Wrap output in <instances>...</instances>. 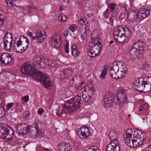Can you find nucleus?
I'll return each mask as SVG.
<instances>
[{
    "instance_id": "nucleus-59",
    "label": "nucleus",
    "mask_w": 151,
    "mask_h": 151,
    "mask_svg": "<svg viewBox=\"0 0 151 151\" xmlns=\"http://www.w3.org/2000/svg\"><path fill=\"white\" fill-rule=\"evenodd\" d=\"M147 84H148V85H149V86H149V89H149V91H148V92H149L150 91V90H151V84L150 83H149V82H147Z\"/></svg>"
},
{
    "instance_id": "nucleus-36",
    "label": "nucleus",
    "mask_w": 151,
    "mask_h": 151,
    "mask_svg": "<svg viewBox=\"0 0 151 151\" xmlns=\"http://www.w3.org/2000/svg\"><path fill=\"white\" fill-rule=\"evenodd\" d=\"M27 34L30 37H31V46H35V41H34V39H33V37H35V36L32 35V33L29 30L27 31Z\"/></svg>"
},
{
    "instance_id": "nucleus-18",
    "label": "nucleus",
    "mask_w": 151,
    "mask_h": 151,
    "mask_svg": "<svg viewBox=\"0 0 151 151\" xmlns=\"http://www.w3.org/2000/svg\"><path fill=\"white\" fill-rule=\"evenodd\" d=\"M23 42L20 38L19 40L17 42V43H14L13 46V49L17 52L22 53L25 51V47H23L21 49L20 48V45H22V42Z\"/></svg>"
},
{
    "instance_id": "nucleus-4",
    "label": "nucleus",
    "mask_w": 151,
    "mask_h": 151,
    "mask_svg": "<svg viewBox=\"0 0 151 151\" xmlns=\"http://www.w3.org/2000/svg\"><path fill=\"white\" fill-rule=\"evenodd\" d=\"M149 86L147 82L141 79L136 78L133 82V87L135 90L140 92H148L150 89Z\"/></svg>"
},
{
    "instance_id": "nucleus-15",
    "label": "nucleus",
    "mask_w": 151,
    "mask_h": 151,
    "mask_svg": "<svg viewBox=\"0 0 151 151\" xmlns=\"http://www.w3.org/2000/svg\"><path fill=\"white\" fill-rule=\"evenodd\" d=\"M73 73L72 70L67 69L61 71L60 74V79L61 80L68 79L71 76Z\"/></svg>"
},
{
    "instance_id": "nucleus-38",
    "label": "nucleus",
    "mask_w": 151,
    "mask_h": 151,
    "mask_svg": "<svg viewBox=\"0 0 151 151\" xmlns=\"http://www.w3.org/2000/svg\"><path fill=\"white\" fill-rule=\"evenodd\" d=\"M109 71V74L111 77L112 78L116 79V74L117 73L116 72V71L114 70L113 69H111V68H110Z\"/></svg>"
},
{
    "instance_id": "nucleus-19",
    "label": "nucleus",
    "mask_w": 151,
    "mask_h": 151,
    "mask_svg": "<svg viewBox=\"0 0 151 151\" xmlns=\"http://www.w3.org/2000/svg\"><path fill=\"white\" fill-rule=\"evenodd\" d=\"M8 34L6 33L5 36V38L4 39V48L5 50H9L11 47L12 42V41L13 38L12 36H11L10 38L6 37Z\"/></svg>"
},
{
    "instance_id": "nucleus-25",
    "label": "nucleus",
    "mask_w": 151,
    "mask_h": 151,
    "mask_svg": "<svg viewBox=\"0 0 151 151\" xmlns=\"http://www.w3.org/2000/svg\"><path fill=\"white\" fill-rule=\"evenodd\" d=\"M36 123L39 124L38 128L36 129V128H34L35 129L36 132V137L41 138L43 137L44 135L43 134L44 130L42 129H40V125L41 124L40 123L37 122H36Z\"/></svg>"
},
{
    "instance_id": "nucleus-2",
    "label": "nucleus",
    "mask_w": 151,
    "mask_h": 151,
    "mask_svg": "<svg viewBox=\"0 0 151 151\" xmlns=\"http://www.w3.org/2000/svg\"><path fill=\"white\" fill-rule=\"evenodd\" d=\"M80 96H76L74 98H72L67 101L65 105L63 107V109L60 111H57L56 115L58 116H62L63 111L70 114L80 109L79 104L81 100Z\"/></svg>"
},
{
    "instance_id": "nucleus-26",
    "label": "nucleus",
    "mask_w": 151,
    "mask_h": 151,
    "mask_svg": "<svg viewBox=\"0 0 151 151\" xmlns=\"http://www.w3.org/2000/svg\"><path fill=\"white\" fill-rule=\"evenodd\" d=\"M132 134L129 132L126 133L125 135V137H124V140L125 143L127 146L130 147L131 141V140L130 139L131 137H132Z\"/></svg>"
},
{
    "instance_id": "nucleus-22",
    "label": "nucleus",
    "mask_w": 151,
    "mask_h": 151,
    "mask_svg": "<svg viewBox=\"0 0 151 151\" xmlns=\"http://www.w3.org/2000/svg\"><path fill=\"white\" fill-rule=\"evenodd\" d=\"M51 43L52 45L56 48H59L61 46V42L60 40L59 36L57 35L53 36L51 40Z\"/></svg>"
},
{
    "instance_id": "nucleus-63",
    "label": "nucleus",
    "mask_w": 151,
    "mask_h": 151,
    "mask_svg": "<svg viewBox=\"0 0 151 151\" xmlns=\"http://www.w3.org/2000/svg\"><path fill=\"white\" fill-rule=\"evenodd\" d=\"M59 8L60 9V10H62V6H61L60 7H59Z\"/></svg>"
},
{
    "instance_id": "nucleus-33",
    "label": "nucleus",
    "mask_w": 151,
    "mask_h": 151,
    "mask_svg": "<svg viewBox=\"0 0 151 151\" xmlns=\"http://www.w3.org/2000/svg\"><path fill=\"white\" fill-rule=\"evenodd\" d=\"M113 13V12L111 11L109 7L103 13L104 17L106 19H107L109 16Z\"/></svg>"
},
{
    "instance_id": "nucleus-56",
    "label": "nucleus",
    "mask_w": 151,
    "mask_h": 151,
    "mask_svg": "<svg viewBox=\"0 0 151 151\" xmlns=\"http://www.w3.org/2000/svg\"><path fill=\"white\" fill-rule=\"evenodd\" d=\"M29 96L28 95L24 96L23 97V100L25 102H27L29 100Z\"/></svg>"
},
{
    "instance_id": "nucleus-30",
    "label": "nucleus",
    "mask_w": 151,
    "mask_h": 151,
    "mask_svg": "<svg viewBox=\"0 0 151 151\" xmlns=\"http://www.w3.org/2000/svg\"><path fill=\"white\" fill-rule=\"evenodd\" d=\"M87 24V19L85 17H82L78 22L79 26H86Z\"/></svg>"
},
{
    "instance_id": "nucleus-20",
    "label": "nucleus",
    "mask_w": 151,
    "mask_h": 151,
    "mask_svg": "<svg viewBox=\"0 0 151 151\" xmlns=\"http://www.w3.org/2000/svg\"><path fill=\"white\" fill-rule=\"evenodd\" d=\"M118 28L120 31L123 32L124 35L127 39L131 36V31L127 27L125 26H122L119 27Z\"/></svg>"
},
{
    "instance_id": "nucleus-3",
    "label": "nucleus",
    "mask_w": 151,
    "mask_h": 151,
    "mask_svg": "<svg viewBox=\"0 0 151 151\" xmlns=\"http://www.w3.org/2000/svg\"><path fill=\"white\" fill-rule=\"evenodd\" d=\"M100 40L98 37H91L88 44L89 50L88 49V55L90 57L93 58L99 54L102 47Z\"/></svg>"
},
{
    "instance_id": "nucleus-45",
    "label": "nucleus",
    "mask_w": 151,
    "mask_h": 151,
    "mask_svg": "<svg viewBox=\"0 0 151 151\" xmlns=\"http://www.w3.org/2000/svg\"><path fill=\"white\" fill-rule=\"evenodd\" d=\"M106 71L107 70L106 69H105V68L103 69V71L99 76L100 78L102 79L105 78V76L107 74Z\"/></svg>"
},
{
    "instance_id": "nucleus-16",
    "label": "nucleus",
    "mask_w": 151,
    "mask_h": 151,
    "mask_svg": "<svg viewBox=\"0 0 151 151\" xmlns=\"http://www.w3.org/2000/svg\"><path fill=\"white\" fill-rule=\"evenodd\" d=\"M127 71V68L125 66V64H122L121 67L119 68V70H118V72H117L116 79L122 78Z\"/></svg>"
},
{
    "instance_id": "nucleus-42",
    "label": "nucleus",
    "mask_w": 151,
    "mask_h": 151,
    "mask_svg": "<svg viewBox=\"0 0 151 151\" xmlns=\"http://www.w3.org/2000/svg\"><path fill=\"white\" fill-rule=\"evenodd\" d=\"M66 16L63 14L60 15L58 17V19L62 22H65L66 19Z\"/></svg>"
},
{
    "instance_id": "nucleus-9",
    "label": "nucleus",
    "mask_w": 151,
    "mask_h": 151,
    "mask_svg": "<svg viewBox=\"0 0 151 151\" xmlns=\"http://www.w3.org/2000/svg\"><path fill=\"white\" fill-rule=\"evenodd\" d=\"M117 101L116 103L119 105L120 108H122L127 99L126 93L124 90L119 92L116 96Z\"/></svg>"
},
{
    "instance_id": "nucleus-11",
    "label": "nucleus",
    "mask_w": 151,
    "mask_h": 151,
    "mask_svg": "<svg viewBox=\"0 0 151 151\" xmlns=\"http://www.w3.org/2000/svg\"><path fill=\"white\" fill-rule=\"evenodd\" d=\"M106 151H120L118 142L116 139H114L107 145Z\"/></svg>"
},
{
    "instance_id": "nucleus-61",
    "label": "nucleus",
    "mask_w": 151,
    "mask_h": 151,
    "mask_svg": "<svg viewBox=\"0 0 151 151\" xmlns=\"http://www.w3.org/2000/svg\"><path fill=\"white\" fill-rule=\"evenodd\" d=\"M75 81V79L74 78H73L72 79V80L70 81V82H71V83H73V82H74Z\"/></svg>"
},
{
    "instance_id": "nucleus-52",
    "label": "nucleus",
    "mask_w": 151,
    "mask_h": 151,
    "mask_svg": "<svg viewBox=\"0 0 151 151\" xmlns=\"http://www.w3.org/2000/svg\"><path fill=\"white\" fill-rule=\"evenodd\" d=\"M14 104L13 103H8L6 106V108L7 109H10L13 106Z\"/></svg>"
},
{
    "instance_id": "nucleus-58",
    "label": "nucleus",
    "mask_w": 151,
    "mask_h": 151,
    "mask_svg": "<svg viewBox=\"0 0 151 151\" xmlns=\"http://www.w3.org/2000/svg\"><path fill=\"white\" fill-rule=\"evenodd\" d=\"M70 84L71 86H76V83L75 82H73V83H71V82L70 83Z\"/></svg>"
},
{
    "instance_id": "nucleus-31",
    "label": "nucleus",
    "mask_w": 151,
    "mask_h": 151,
    "mask_svg": "<svg viewBox=\"0 0 151 151\" xmlns=\"http://www.w3.org/2000/svg\"><path fill=\"white\" fill-rule=\"evenodd\" d=\"M142 42L141 41H138L134 44L132 47H133V48H136L137 49L139 50L140 49V47H142Z\"/></svg>"
},
{
    "instance_id": "nucleus-39",
    "label": "nucleus",
    "mask_w": 151,
    "mask_h": 151,
    "mask_svg": "<svg viewBox=\"0 0 151 151\" xmlns=\"http://www.w3.org/2000/svg\"><path fill=\"white\" fill-rule=\"evenodd\" d=\"M88 151H99L98 147L95 146H92L86 149Z\"/></svg>"
},
{
    "instance_id": "nucleus-54",
    "label": "nucleus",
    "mask_w": 151,
    "mask_h": 151,
    "mask_svg": "<svg viewBox=\"0 0 151 151\" xmlns=\"http://www.w3.org/2000/svg\"><path fill=\"white\" fill-rule=\"evenodd\" d=\"M44 112V110L42 108H40L38 110V113L39 115H41Z\"/></svg>"
},
{
    "instance_id": "nucleus-62",
    "label": "nucleus",
    "mask_w": 151,
    "mask_h": 151,
    "mask_svg": "<svg viewBox=\"0 0 151 151\" xmlns=\"http://www.w3.org/2000/svg\"><path fill=\"white\" fill-rule=\"evenodd\" d=\"M64 35L65 36H67L68 35V33L67 32L66 33H64Z\"/></svg>"
},
{
    "instance_id": "nucleus-55",
    "label": "nucleus",
    "mask_w": 151,
    "mask_h": 151,
    "mask_svg": "<svg viewBox=\"0 0 151 151\" xmlns=\"http://www.w3.org/2000/svg\"><path fill=\"white\" fill-rule=\"evenodd\" d=\"M68 146V145H67L64 151H71V147L69 145Z\"/></svg>"
},
{
    "instance_id": "nucleus-51",
    "label": "nucleus",
    "mask_w": 151,
    "mask_h": 151,
    "mask_svg": "<svg viewBox=\"0 0 151 151\" xmlns=\"http://www.w3.org/2000/svg\"><path fill=\"white\" fill-rule=\"evenodd\" d=\"M69 45V43L68 42H66L65 45V51L66 53H68L69 52L68 47Z\"/></svg>"
},
{
    "instance_id": "nucleus-5",
    "label": "nucleus",
    "mask_w": 151,
    "mask_h": 151,
    "mask_svg": "<svg viewBox=\"0 0 151 151\" xmlns=\"http://www.w3.org/2000/svg\"><path fill=\"white\" fill-rule=\"evenodd\" d=\"M38 124L34 123L32 125L29 126L26 123L19 124L17 125L16 129L19 133L22 134H26L29 130H34L33 128H38Z\"/></svg>"
},
{
    "instance_id": "nucleus-47",
    "label": "nucleus",
    "mask_w": 151,
    "mask_h": 151,
    "mask_svg": "<svg viewBox=\"0 0 151 151\" xmlns=\"http://www.w3.org/2000/svg\"><path fill=\"white\" fill-rule=\"evenodd\" d=\"M116 64V63H115L113 64L112 67H111L110 68H111V69H113L114 70L118 72V70H119V68L118 65H116V64Z\"/></svg>"
},
{
    "instance_id": "nucleus-32",
    "label": "nucleus",
    "mask_w": 151,
    "mask_h": 151,
    "mask_svg": "<svg viewBox=\"0 0 151 151\" xmlns=\"http://www.w3.org/2000/svg\"><path fill=\"white\" fill-rule=\"evenodd\" d=\"M117 13L116 12H114L111 14L109 17V24L112 25L113 24V22H114V20L116 18V16Z\"/></svg>"
},
{
    "instance_id": "nucleus-21",
    "label": "nucleus",
    "mask_w": 151,
    "mask_h": 151,
    "mask_svg": "<svg viewBox=\"0 0 151 151\" xmlns=\"http://www.w3.org/2000/svg\"><path fill=\"white\" fill-rule=\"evenodd\" d=\"M140 18L139 13L135 11H133L129 13L127 19L129 22H133L135 19H139L140 20Z\"/></svg>"
},
{
    "instance_id": "nucleus-57",
    "label": "nucleus",
    "mask_w": 151,
    "mask_h": 151,
    "mask_svg": "<svg viewBox=\"0 0 151 151\" xmlns=\"http://www.w3.org/2000/svg\"><path fill=\"white\" fill-rule=\"evenodd\" d=\"M5 96V93H3L1 92L0 93V98L2 99L4 98Z\"/></svg>"
},
{
    "instance_id": "nucleus-44",
    "label": "nucleus",
    "mask_w": 151,
    "mask_h": 151,
    "mask_svg": "<svg viewBox=\"0 0 151 151\" xmlns=\"http://www.w3.org/2000/svg\"><path fill=\"white\" fill-rule=\"evenodd\" d=\"M116 5L114 3H111L109 5V9L113 12V13L114 12H116L115 9L116 6Z\"/></svg>"
},
{
    "instance_id": "nucleus-24",
    "label": "nucleus",
    "mask_w": 151,
    "mask_h": 151,
    "mask_svg": "<svg viewBox=\"0 0 151 151\" xmlns=\"http://www.w3.org/2000/svg\"><path fill=\"white\" fill-rule=\"evenodd\" d=\"M139 51L136 48L132 47L130 50L129 53L133 59L136 58L139 55Z\"/></svg>"
},
{
    "instance_id": "nucleus-35",
    "label": "nucleus",
    "mask_w": 151,
    "mask_h": 151,
    "mask_svg": "<svg viewBox=\"0 0 151 151\" xmlns=\"http://www.w3.org/2000/svg\"><path fill=\"white\" fill-rule=\"evenodd\" d=\"M26 8L27 9H25V12L28 13L30 15H31V14L33 12L34 10H35V7L28 6Z\"/></svg>"
},
{
    "instance_id": "nucleus-49",
    "label": "nucleus",
    "mask_w": 151,
    "mask_h": 151,
    "mask_svg": "<svg viewBox=\"0 0 151 151\" xmlns=\"http://www.w3.org/2000/svg\"><path fill=\"white\" fill-rule=\"evenodd\" d=\"M148 108V106L147 105L144 104L142 105L141 107H140L139 109V111H145Z\"/></svg>"
},
{
    "instance_id": "nucleus-60",
    "label": "nucleus",
    "mask_w": 151,
    "mask_h": 151,
    "mask_svg": "<svg viewBox=\"0 0 151 151\" xmlns=\"http://www.w3.org/2000/svg\"><path fill=\"white\" fill-rule=\"evenodd\" d=\"M86 15L89 17H90L92 16V14H86Z\"/></svg>"
},
{
    "instance_id": "nucleus-64",
    "label": "nucleus",
    "mask_w": 151,
    "mask_h": 151,
    "mask_svg": "<svg viewBox=\"0 0 151 151\" xmlns=\"http://www.w3.org/2000/svg\"><path fill=\"white\" fill-rule=\"evenodd\" d=\"M12 1V2H15L17 0H11Z\"/></svg>"
},
{
    "instance_id": "nucleus-7",
    "label": "nucleus",
    "mask_w": 151,
    "mask_h": 151,
    "mask_svg": "<svg viewBox=\"0 0 151 151\" xmlns=\"http://www.w3.org/2000/svg\"><path fill=\"white\" fill-rule=\"evenodd\" d=\"M77 133L81 138L86 139L88 138L90 135L91 132L88 126H84L78 128L77 130Z\"/></svg>"
},
{
    "instance_id": "nucleus-1",
    "label": "nucleus",
    "mask_w": 151,
    "mask_h": 151,
    "mask_svg": "<svg viewBox=\"0 0 151 151\" xmlns=\"http://www.w3.org/2000/svg\"><path fill=\"white\" fill-rule=\"evenodd\" d=\"M21 72L24 75H29L35 79L41 81L45 88L51 87V83L45 74L38 71H35L33 66L29 62L23 64L21 69Z\"/></svg>"
},
{
    "instance_id": "nucleus-46",
    "label": "nucleus",
    "mask_w": 151,
    "mask_h": 151,
    "mask_svg": "<svg viewBox=\"0 0 151 151\" xmlns=\"http://www.w3.org/2000/svg\"><path fill=\"white\" fill-rule=\"evenodd\" d=\"M119 6L124 8V10L126 11H127L128 8V6L125 3H120L119 4Z\"/></svg>"
},
{
    "instance_id": "nucleus-34",
    "label": "nucleus",
    "mask_w": 151,
    "mask_h": 151,
    "mask_svg": "<svg viewBox=\"0 0 151 151\" xmlns=\"http://www.w3.org/2000/svg\"><path fill=\"white\" fill-rule=\"evenodd\" d=\"M66 146V144L65 143H59L57 147V151H64Z\"/></svg>"
},
{
    "instance_id": "nucleus-53",
    "label": "nucleus",
    "mask_w": 151,
    "mask_h": 151,
    "mask_svg": "<svg viewBox=\"0 0 151 151\" xmlns=\"http://www.w3.org/2000/svg\"><path fill=\"white\" fill-rule=\"evenodd\" d=\"M4 111L3 109L0 108V118H1L4 116Z\"/></svg>"
},
{
    "instance_id": "nucleus-28",
    "label": "nucleus",
    "mask_w": 151,
    "mask_h": 151,
    "mask_svg": "<svg viewBox=\"0 0 151 151\" xmlns=\"http://www.w3.org/2000/svg\"><path fill=\"white\" fill-rule=\"evenodd\" d=\"M87 89L88 94H89L90 96H92L95 91L93 85L91 84H88L87 86Z\"/></svg>"
},
{
    "instance_id": "nucleus-8",
    "label": "nucleus",
    "mask_w": 151,
    "mask_h": 151,
    "mask_svg": "<svg viewBox=\"0 0 151 151\" xmlns=\"http://www.w3.org/2000/svg\"><path fill=\"white\" fill-rule=\"evenodd\" d=\"M47 35H46L45 32L44 33L41 31H38L36 32L35 37H33L34 40H36L35 42V46H32L33 47L36 48L37 46L38 45V44L42 42L47 38Z\"/></svg>"
},
{
    "instance_id": "nucleus-13",
    "label": "nucleus",
    "mask_w": 151,
    "mask_h": 151,
    "mask_svg": "<svg viewBox=\"0 0 151 151\" xmlns=\"http://www.w3.org/2000/svg\"><path fill=\"white\" fill-rule=\"evenodd\" d=\"M12 56L9 53H4L1 55L0 60L3 64H9L12 61Z\"/></svg>"
},
{
    "instance_id": "nucleus-29",
    "label": "nucleus",
    "mask_w": 151,
    "mask_h": 151,
    "mask_svg": "<svg viewBox=\"0 0 151 151\" xmlns=\"http://www.w3.org/2000/svg\"><path fill=\"white\" fill-rule=\"evenodd\" d=\"M76 47L75 45H73L72 48V54L74 57L78 56L80 54L78 51L76 50Z\"/></svg>"
},
{
    "instance_id": "nucleus-43",
    "label": "nucleus",
    "mask_w": 151,
    "mask_h": 151,
    "mask_svg": "<svg viewBox=\"0 0 151 151\" xmlns=\"http://www.w3.org/2000/svg\"><path fill=\"white\" fill-rule=\"evenodd\" d=\"M4 17L3 15L0 14V29L2 27L4 22Z\"/></svg>"
},
{
    "instance_id": "nucleus-40",
    "label": "nucleus",
    "mask_w": 151,
    "mask_h": 151,
    "mask_svg": "<svg viewBox=\"0 0 151 151\" xmlns=\"http://www.w3.org/2000/svg\"><path fill=\"white\" fill-rule=\"evenodd\" d=\"M84 82H82L81 83H79L78 87H76V91H78L79 90L83 89L84 87Z\"/></svg>"
},
{
    "instance_id": "nucleus-41",
    "label": "nucleus",
    "mask_w": 151,
    "mask_h": 151,
    "mask_svg": "<svg viewBox=\"0 0 151 151\" xmlns=\"http://www.w3.org/2000/svg\"><path fill=\"white\" fill-rule=\"evenodd\" d=\"M20 39H21V40L24 39L25 42L27 44L26 46L25 47V50L27 48L29 43V40L26 37H25L24 36H22L20 37Z\"/></svg>"
},
{
    "instance_id": "nucleus-17",
    "label": "nucleus",
    "mask_w": 151,
    "mask_h": 151,
    "mask_svg": "<svg viewBox=\"0 0 151 151\" xmlns=\"http://www.w3.org/2000/svg\"><path fill=\"white\" fill-rule=\"evenodd\" d=\"M114 96L110 93H106L103 98V102L105 103V105L108 106L107 105L111 104L114 101Z\"/></svg>"
},
{
    "instance_id": "nucleus-27",
    "label": "nucleus",
    "mask_w": 151,
    "mask_h": 151,
    "mask_svg": "<svg viewBox=\"0 0 151 151\" xmlns=\"http://www.w3.org/2000/svg\"><path fill=\"white\" fill-rule=\"evenodd\" d=\"M35 60L37 65L42 67L44 64L45 60L44 59L41 57L37 56L35 59Z\"/></svg>"
},
{
    "instance_id": "nucleus-50",
    "label": "nucleus",
    "mask_w": 151,
    "mask_h": 151,
    "mask_svg": "<svg viewBox=\"0 0 151 151\" xmlns=\"http://www.w3.org/2000/svg\"><path fill=\"white\" fill-rule=\"evenodd\" d=\"M89 95V94H88V96H85H85H83L82 97L83 98L84 100L86 102H88L89 99L92 97L90 96Z\"/></svg>"
},
{
    "instance_id": "nucleus-48",
    "label": "nucleus",
    "mask_w": 151,
    "mask_h": 151,
    "mask_svg": "<svg viewBox=\"0 0 151 151\" xmlns=\"http://www.w3.org/2000/svg\"><path fill=\"white\" fill-rule=\"evenodd\" d=\"M76 28V25L75 24L70 25L68 27V29L73 32L75 31Z\"/></svg>"
},
{
    "instance_id": "nucleus-12",
    "label": "nucleus",
    "mask_w": 151,
    "mask_h": 151,
    "mask_svg": "<svg viewBox=\"0 0 151 151\" xmlns=\"http://www.w3.org/2000/svg\"><path fill=\"white\" fill-rule=\"evenodd\" d=\"M128 131L132 132L131 134L133 135L134 138L139 139L140 140L142 139V140L144 141L145 134L139 130H135L134 129H130L128 130Z\"/></svg>"
},
{
    "instance_id": "nucleus-37",
    "label": "nucleus",
    "mask_w": 151,
    "mask_h": 151,
    "mask_svg": "<svg viewBox=\"0 0 151 151\" xmlns=\"http://www.w3.org/2000/svg\"><path fill=\"white\" fill-rule=\"evenodd\" d=\"M30 116V112L28 111H25L23 113V118L26 120L29 119Z\"/></svg>"
},
{
    "instance_id": "nucleus-14",
    "label": "nucleus",
    "mask_w": 151,
    "mask_h": 151,
    "mask_svg": "<svg viewBox=\"0 0 151 151\" xmlns=\"http://www.w3.org/2000/svg\"><path fill=\"white\" fill-rule=\"evenodd\" d=\"M138 12L140 17V20H141L149 15L150 10L147 7H143L139 9Z\"/></svg>"
},
{
    "instance_id": "nucleus-6",
    "label": "nucleus",
    "mask_w": 151,
    "mask_h": 151,
    "mask_svg": "<svg viewBox=\"0 0 151 151\" xmlns=\"http://www.w3.org/2000/svg\"><path fill=\"white\" fill-rule=\"evenodd\" d=\"M13 136L12 131L7 129L4 124H0V138L9 141L12 139Z\"/></svg>"
},
{
    "instance_id": "nucleus-10",
    "label": "nucleus",
    "mask_w": 151,
    "mask_h": 151,
    "mask_svg": "<svg viewBox=\"0 0 151 151\" xmlns=\"http://www.w3.org/2000/svg\"><path fill=\"white\" fill-rule=\"evenodd\" d=\"M114 37L115 41L122 43L127 39L123 34V32L120 31L117 28L114 32Z\"/></svg>"
},
{
    "instance_id": "nucleus-23",
    "label": "nucleus",
    "mask_w": 151,
    "mask_h": 151,
    "mask_svg": "<svg viewBox=\"0 0 151 151\" xmlns=\"http://www.w3.org/2000/svg\"><path fill=\"white\" fill-rule=\"evenodd\" d=\"M141 139V140L139 139H131V144L130 147H137L143 145L144 141Z\"/></svg>"
}]
</instances>
